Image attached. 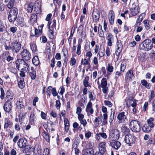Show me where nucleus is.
<instances>
[{"label": "nucleus", "mask_w": 155, "mask_h": 155, "mask_svg": "<svg viewBox=\"0 0 155 155\" xmlns=\"http://www.w3.org/2000/svg\"><path fill=\"white\" fill-rule=\"evenodd\" d=\"M17 145L20 148H24L23 150V153L28 152L31 149L30 145H28L27 140L24 138H22L19 139L17 142Z\"/></svg>", "instance_id": "obj_1"}, {"label": "nucleus", "mask_w": 155, "mask_h": 155, "mask_svg": "<svg viewBox=\"0 0 155 155\" xmlns=\"http://www.w3.org/2000/svg\"><path fill=\"white\" fill-rule=\"evenodd\" d=\"M153 47L152 43L151 40L149 39L145 40L139 45L140 49L145 51H150Z\"/></svg>", "instance_id": "obj_2"}, {"label": "nucleus", "mask_w": 155, "mask_h": 155, "mask_svg": "<svg viewBox=\"0 0 155 155\" xmlns=\"http://www.w3.org/2000/svg\"><path fill=\"white\" fill-rule=\"evenodd\" d=\"M129 127L130 130L134 132H139L141 129L140 122L137 120H133L131 121Z\"/></svg>", "instance_id": "obj_3"}, {"label": "nucleus", "mask_w": 155, "mask_h": 155, "mask_svg": "<svg viewBox=\"0 0 155 155\" xmlns=\"http://www.w3.org/2000/svg\"><path fill=\"white\" fill-rule=\"evenodd\" d=\"M18 14V9L15 8H12L10 11L8 17L10 22H14L17 18Z\"/></svg>", "instance_id": "obj_4"}, {"label": "nucleus", "mask_w": 155, "mask_h": 155, "mask_svg": "<svg viewBox=\"0 0 155 155\" xmlns=\"http://www.w3.org/2000/svg\"><path fill=\"white\" fill-rule=\"evenodd\" d=\"M21 45L20 42L15 41L11 43L12 51L13 53H17L21 48Z\"/></svg>", "instance_id": "obj_5"}, {"label": "nucleus", "mask_w": 155, "mask_h": 155, "mask_svg": "<svg viewBox=\"0 0 155 155\" xmlns=\"http://www.w3.org/2000/svg\"><path fill=\"white\" fill-rule=\"evenodd\" d=\"M119 137L118 130L116 129L112 130L110 133L109 137L112 140H117Z\"/></svg>", "instance_id": "obj_6"}, {"label": "nucleus", "mask_w": 155, "mask_h": 155, "mask_svg": "<svg viewBox=\"0 0 155 155\" xmlns=\"http://www.w3.org/2000/svg\"><path fill=\"white\" fill-rule=\"evenodd\" d=\"M124 140L125 143L130 146V144L133 143L135 140L133 135L128 134L126 135Z\"/></svg>", "instance_id": "obj_7"}, {"label": "nucleus", "mask_w": 155, "mask_h": 155, "mask_svg": "<svg viewBox=\"0 0 155 155\" xmlns=\"http://www.w3.org/2000/svg\"><path fill=\"white\" fill-rule=\"evenodd\" d=\"M107 79L103 78L101 81L100 87L102 88V91L103 93H106L108 91V87L107 86Z\"/></svg>", "instance_id": "obj_8"}, {"label": "nucleus", "mask_w": 155, "mask_h": 155, "mask_svg": "<svg viewBox=\"0 0 155 155\" xmlns=\"http://www.w3.org/2000/svg\"><path fill=\"white\" fill-rule=\"evenodd\" d=\"M133 72V70L130 69L126 74L125 80L126 82L131 81L134 79L135 76Z\"/></svg>", "instance_id": "obj_9"}, {"label": "nucleus", "mask_w": 155, "mask_h": 155, "mask_svg": "<svg viewBox=\"0 0 155 155\" xmlns=\"http://www.w3.org/2000/svg\"><path fill=\"white\" fill-rule=\"evenodd\" d=\"M116 49L115 51V53L116 55H119L121 51L123 48V45L121 41L120 40H118L117 38L116 43Z\"/></svg>", "instance_id": "obj_10"}, {"label": "nucleus", "mask_w": 155, "mask_h": 155, "mask_svg": "<svg viewBox=\"0 0 155 155\" xmlns=\"http://www.w3.org/2000/svg\"><path fill=\"white\" fill-rule=\"evenodd\" d=\"M20 55L22 59L26 61L29 60L31 58V54L29 51L26 49L23 50L21 53Z\"/></svg>", "instance_id": "obj_11"}, {"label": "nucleus", "mask_w": 155, "mask_h": 155, "mask_svg": "<svg viewBox=\"0 0 155 155\" xmlns=\"http://www.w3.org/2000/svg\"><path fill=\"white\" fill-rule=\"evenodd\" d=\"M106 39L107 40V45L110 47L112 46L114 42V37L112 34L110 33H108Z\"/></svg>", "instance_id": "obj_12"}, {"label": "nucleus", "mask_w": 155, "mask_h": 155, "mask_svg": "<svg viewBox=\"0 0 155 155\" xmlns=\"http://www.w3.org/2000/svg\"><path fill=\"white\" fill-rule=\"evenodd\" d=\"M117 118L119 123H124L127 119V117L125 114V113L122 112L119 114L117 116Z\"/></svg>", "instance_id": "obj_13"}, {"label": "nucleus", "mask_w": 155, "mask_h": 155, "mask_svg": "<svg viewBox=\"0 0 155 155\" xmlns=\"http://www.w3.org/2000/svg\"><path fill=\"white\" fill-rule=\"evenodd\" d=\"M140 8L138 5L133 6V7L130 10V13L132 16H135L139 12Z\"/></svg>", "instance_id": "obj_14"}, {"label": "nucleus", "mask_w": 155, "mask_h": 155, "mask_svg": "<svg viewBox=\"0 0 155 155\" xmlns=\"http://www.w3.org/2000/svg\"><path fill=\"white\" fill-rule=\"evenodd\" d=\"M92 15L93 21L96 23H97L100 17L99 11L97 10H94L93 12Z\"/></svg>", "instance_id": "obj_15"}, {"label": "nucleus", "mask_w": 155, "mask_h": 155, "mask_svg": "<svg viewBox=\"0 0 155 155\" xmlns=\"http://www.w3.org/2000/svg\"><path fill=\"white\" fill-rule=\"evenodd\" d=\"M106 143L105 142H101L98 144L99 152L104 154L106 151L105 147Z\"/></svg>", "instance_id": "obj_16"}, {"label": "nucleus", "mask_w": 155, "mask_h": 155, "mask_svg": "<svg viewBox=\"0 0 155 155\" xmlns=\"http://www.w3.org/2000/svg\"><path fill=\"white\" fill-rule=\"evenodd\" d=\"M92 104L89 101L87 103L86 107V111L88 114H92L94 112V110L92 108Z\"/></svg>", "instance_id": "obj_17"}, {"label": "nucleus", "mask_w": 155, "mask_h": 155, "mask_svg": "<svg viewBox=\"0 0 155 155\" xmlns=\"http://www.w3.org/2000/svg\"><path fill=\"white\" fill-rule=\"evenodd\" d=\"M12 103L10 101H6L3 106L4 110L6 112L9 113L12 109Z\"/></svg>", "instance_id": "obj_18"}, {"label": "nucleus", "mask_w": 155, "mask_h": 155, "mask_svg": "<svg viewBox=\"0 0 155 155\" xmlns=\"http://www.w3.org/2000/svg\"><path fill=\"white\" fill-rule=\"evenodd\" d=\"M115 14L114 11L112 10L110 11L108 14V19L109 23L110 25H113L114 23Z\"/></svg>", "instance_id": "obj_19"}, {"label": "nucleus", "mask_w": 155, "mask_h": 155, "mask_svg": "<svg viewBox=\"0 0 155 155\" xmlns=\"http://www.w3.org/2000/svg\"><path fill=\"white\" fill-rule=\"evenodd\" d=\"M33 155H41L42 149L41 146L39 145H36L34 149Z\"/></svg>", "instance_id": "obj_20"}, {"label": "nucleus", "mask_w": 155, "mask_h": 155, "mask_svg": "<svg viewBox=\"0 0 155 155\" xmlns=\"http://www.w3.org/2000/svg\"><path fill=\"white\" fill-rule=\"evenodd\" d=\"M89 60L88 59L84 58L83 59L82 58L81 64V65H87V71H88V69H90L91 67V64L90 62L89 61Z\"/></svg>", "instance_id": "obj_21"}, {"label": "nucleus", "mask_w": 155, "mask_h": 155, "mask_svg": "<svg viewBox=\"0 0 155 155\" xmlns=\"http://www.w3.org/2000/svg\"><path fill=\"white\" fill-rule=\"evenodd\" d=\"M4 126L5 129L11 126L12 125V122L8 118H5L4 120Z\"/></svg>", "instance_id": "obj_22"}, {"label": "nucleus", "mask_w": 155, "mask_h": 155, "mask_svg": "<svg viewBox=\"0 0 155 155\" xmlns=\"http://www.w3.org/2000/svg\"><path fill=\"white\" fill-rule=\"evenodd\" d=\"M126 68V64L124 63H122L120 65V71H117L115 73V74L119 76L121 75V72H123Z\"/></svg>", "instance_id": "obj_23"}, {"label": "nucleus", "mask_w": 155, "mask_h": 155, "mask_svg": "<svg viewBox=\"0 0 155 155\" xmlns=\"http://www.w3.org/2000/svg\"><path fill=\"white\" fill-rule=\"evenodd\" d=\"M112 147L116 150H117L120 146V143L118 141H113L110 143Z\"/></svg>", "instance_id": "obj_24"}, {"label": "nucleus", "mask_w": 155, "mask_h": 155, "mask_svg": "<svg viewBox=\"0 0 155 155\" xmlns=\"http://www.w3.org/2000/svg\"><path fill=\"white\" fill-rule=\"evenodd\" d=\"M16 105L17 106L16 107L19 109L22 110L24 108V103L21 99H19L18 101H17L16 103Z\"/></svg>", "instance_id": "obj_25"}, {"label": "nucleus", "mask_w": 155, "mask_h": 155, "mask_svg": "<svg viewBox=\"0 0 155 155\" xmlns=\"http://www.w3.org/2000/svg\"><path fill=\"white\" fill-rule=\"evenodd\" d=\"M17 25L21 27L24 26L25 25V23L24 21V19L21 17H19L16 21Z\"/></svg>", "instance_id": "obj_26"}, {"label": "nucleus", "mask_w": 155, "mask_h": 155, "mask_svg": "<svg viewBox=\"0 0 155 155\" xmlns=\"http://www.w3.org/2000/svg\"><path fill=\"white\" fill-rule=\"evenodd\" d=\"M64 129L65 132L67 133L70 128V124L68 119L65 118L64 120Z\"/></svg>", "instance_id": "obj_27"}, {"label": "nucleus", "mask_w": 155, "mask_h": 155, "mask_svg": "<svg viewBox=\"0 0 155 155\" xmlns=\"http://www.w3.org/2000/svg\"><path fill=\"white\" fill-rule=\"evenodd\" d=\"M141 83L143 86L145 87L147 89L150 88L151 85L146 80L144 79L142 80L141 81Z\"/></svg>", "instance_id": "obj_28"}, {"label": "nucleus", "mask_w": 155, "mask_h": 155, "mask_svg": "<svg viewBox=\"0 0 155 155\" xmlns=\"http://www.w3.org/2000/svg\"><path fill=\"white\" fill-rule=\"evenodd\" d=\"M32 61L33 64L35 66H38L40 64L39 60L37 56H35L33 58Z\"/></svg>", "instance_id": "obj_29"}, {"label": "nucleus", "mask_w": 155, "mask_h": 155, "mask_svg": "<svg viewBox=\"0 0 155 155\" xmlns=\"http://www.w3.org/2000/svg\"><path fill=\"white\" fill-rule=\"evenodd\" d=\"M154 121V119L153 117L150 118L147 120V122L148 126L151 128L153 127L154 126V124L153 123Z\"/></svg>", "instance_id": "obj_30"}, {"label": "nucleus", "mask_w": 155, "mask_h": 155, "mask_svg": "<svg viewBox=\"0 0 155 155\" xmlns=\"http://www.w3.org/2000/svg\"><path fill=\"white\" fill-rule=\"evenodd\" d=\"M21 70L25 71V72H28L29 71V67L28 65L25 62V64L22 65L21 68Z\"/></svg>", "instance_id": "obj_31"}, {"label": "nucleus", "mask_w": 155, "mask_h": 155, "mask_svg": "<svg viewBox=\"0 0 155 155\" xmlns=\"http://www.w3.org/2000/svg\"><path fill=\"white\" fill-rule=\"evenodd\" d=\"M84 153V155H93L94 153V150L91 148L87 149Z\"/></svg>", "instance_id": "obj_32"}, {"label": "nucleus", "mask_w": 155, "mask_h": 155, "mask_svg": "<svg viewBox=\"0 0 155 155\" xmlns=\"http://www.w3.org/2000/svg\"><path fill=\"white\" fill-rule=\"evenodd\" d=\"M89 79V77L88 76H86L83 80V84L85 87H88L89 85V83L88 81Z\"/></svg>", "instance_id": "obj_33"}, {"label": "nucleus", "mask_w": 155, "mask_h": 155, "mask_svg": "<svg viewBox=\"0 0 155 155\" xmlns=\"http://www.w3.org/2000/svg\"><path fill=\"white\" fill-rule=\"evenodd\" d=\"M31 48L33 53L36 52L37 50V46L35 44L34 42H31L30 43Z\"/></svg>", "instance_id": "obj_34"}, {"label": "nucleus", "mask_w": 155, "mask_h": 155, "mask_svg": "<svg viewBox=\"0 0 155 155\" xmlns=\"http://www.w3.org/2000/svg\"><path fill=\"white\" fill-rule=\"evenodd\" d=\"M19 87L21 89H23L24 87L25 84L24 81V79L20 80L18 83Z\"/></svg>", "instance_id": "obj_35"}, {"label": "nucleus", "mask_w": 155, "mask_h": 155, "mask_svg": "<svg viewBox=\"0 0 155 155\" xmlns=\"http://www.w3.org/2000/svg\"><path fill=\"white\" fill-rule=\"evenodd\" d=\"M143 22L144 25L146 29L147 30L149 29L150 28V26L149 24V21L148 20H144Z\"/></svg>", "instance_id": "obj_36"}, {"label": "nucleus", "mask_w": 155, "mask_h": 155, "mask_svg": "<svg viewBox=\"0 0 155 155\" xmlns=\"http://www.w3.org/2000/svg\"><path fill=\"white\" fill-rule=\"evenodd\" d=\"M34 7L33 4L31 3L27 5V11L29 13H31L33 10Z\"/></svg>", "instance_id": "obj_37"}, {"label": "nucleus", "mask_w": 155, "mask_h": 155, "mask_svg": "<svg viewBox=\"0 0 155 155\" xmlns=\"http://www.w3.org/2000/svg\"><path fill=\"white\" fill-rule=\"evenodd\" d=\"M151 128L150 127H148L146 125H145L142 127L143 131L146 133H148L150 131Z\"/></svg>", "instance_id": "obj_38"}, {"label": "nucleus", "mask_w": 155, "mask_h": 155, "mask_svg": "<svg viewBox=\"0 0 155 155\" xmlns=\"http://www.w3.org/2000/svg\"><path fill=\"white\" fill-rule=\"evenodd\" d=\"M35 115L33 113H31L30 116L29 123L31 124L34 123Z\"/></svg>", "instance_id": "obj_39"}, {"label": "nucleus", "mask_w": 155, "mask_h": 155, "mask_svg": "<svg viewBox=\"0 0 155 155\" xmlns=\"http://www.w3.org/2000/svg\"><path fill=\"white\" fill-rule=\"evenodd\" d=\"M121 131L125 133H128L130 131L129 128L125 126H123L121 128Z\"/></svg>", "instance_id": "obj_40"}, {"label": "nucleus", "mask_w": 155, "mask_h": 155, "mask_svg": "<svg viewBox=\"0 0 155 155\" xmlns=\"http://www.w3.org/2000/svg\"><path fill=\"white\" fill-rule=\"evenodd\" d=\"M15 0H10L8 3L7 5L8 8L9 9H12L14 5Z\"/></svg>", "instance_id": "obj_41"}, {"label": "nucleus", "mask_w": 155, "mask_h": 155, "mask_svg": "<svg viewBox=\"0 0 155 155\" xmlns=\"http://www.w3.org/2000/svg\"><path fill=\"white\" fill-rule=\"evenodd\" d=\"M106 69L109 72H112L113 71L114 67L112 66V64L108 63L106 67Z\"/></svg>", "instance_id": "obj_42"}, {"label": "nucleus", "mask_w": 155, "mask_h": 155, "mask_svg": "<svg viewBox=\"0 0 155 155\" xmlns=\"http://www.w3.org/2000/svg\"><path fill=\"white\" fill-rule=\"evenodd\" d=\"M41 34L42 32L41 31H39L36 28H35V34L33 35V36L38 37L39 36L41 35Z\"/></svg>", "instance_id": "obj_43"}, {"label": "nucleus", "mask_w": 155, "mask_h": 155, "mask_svg": "<svg viewBox=\"0 0 155 155\" xmlns=\"http://www.w3.org/2000/svg\"><path fill=\"white\" fill-rule=\"evenodd\" d=\"M48 35L50 38L53 39L54 38V33L52 30L49 29L48 31Z\"/></svg>", "instance_id": "obj_44"}, {"label": "nucleus", "mask_w": 155, "mask_h": 155, "mask_svg": "<svg viewBox=\"0 0 155 155\" xmlns=\"http://www.w3.org/2000/svg\"><path fill=\"white\" fill-rule=\"evenodd\" d=\"M105 50L104 48L102 50H100L98 53V54L99 55L100 58H101L104 56L105 54Z\"/></svg>", "instance_id": "obj_45"}, {"label": "nucleus", "mask_w": 155, "mask_h": 155, "mask_svg": "<svg viewBox=\"0 0 155 155\" xmlns=\"http://www.w3.org/2000/svg\"><path fill=\"white\" fill-rule=\"evenodd\" d=\"M37 15L35 14H33L31 15L30 20L32 22L36 21L37 20Z\"/></svg>", "instance_id": "obj_46"}, {"label": "nucleus", "mask_w": 155, "mask_h": 155, "mask_svg": "<svg viewBox=\"0 0 155 155\" xmlns=\"http://www.w3.org/2000/svg\"><path fill=\"white\" fill-rule=\"evenodd\" d=\"M29 75L31 77V78L32 80H34L36 77V72L35 71H33L30 72L29 73Z\"/></svg>", "instance_id": "obj_47"}, {"label": "nucleus", "mask_w": 155, "mask_h": 155, "mask_svg": "<svg viewBox=\"0 0 155 155\" xmlns=\"http://www.w3.org/2000/svg\"><path fill=\"white\" fill-rule=\"evenodd\" d=\"M114 114L115 112H114L113 114H112V112H111V114L110 116H109V121L110 123H112L113 120L114 119Z\"/></svg>", "instance_id": "obj_48"}, {"label": "nucleus", "mask_w": 155, "mask_h": 155, "mask_svg": "<svg viewBox=\"0 0 155 155\" xmlns=\"http://www.w3.org/2000/svg\"><path fill=\"white\" fill-rule=\"evenodd\" d=\"M103 123L104 125L107 124V115L106 113H105L103 114Z\"/></svg>", "instance_id": "obj_49"}, {"label": "nucleus", "mask_w": 155, "mask_h": 155, "mask_svg": "<svg viewBox=\"0 0 155 155\" xmlns=\"http://www.w3.org/2000/svg\"><path fill=\"white\" fill-rule=\"evenodd\" d=\"M81 42L78 43V45L76 53L78 55H80L81 54Z\"/></svg>", "instance_id": "obj_50"}, {"label": "nucleus", "mask_w": 155, "mask_h": 155, "mask_svg": "<svg viewBox=\"0 0 155 155\" xmlns=\"http://www.w3.org/2000/svg\"><path fill=\"white\" fill-rule=\"evenodd\" d=\"M101 117L100 116L97 117L95 118L94 120V122L97 123L98 124H100L102 122V119Z\"/></svg>", "instance_id": "obj_51"}, {"label": "nucleus", "mask_w": 155, "mask_h": 155, "mask_svg": "<svg viewBox=\"0 0 155 155\" xmlns=\"http://www.w3.org/2000/svg\"><path fill=\"white\" fill-rule=\"evenodd\" d=\"M111 50H110V48L107 47L106 48V53L107 56H109L111 54Z\"/></svg>", "instance_id": "obj_52"}, {"label": "nucleus", "mask_w": 155, "mask_h": 155, "mask_svg": "<svg viewBox=\"0 0 155 155\" xmlns=\"http://www.w3.org/2000/svg\"><path fill=\"white\" fill-rule=\"evenodd\" d=\"M51 91L53 96L55 97L57 95V93L55 88H52V87Z\"/></svg>", "instance_id": "obj_53"}, {"label": "nucleus", "mask_w": 155, "mask_h": 155, "mask_svg": "<svg viewBox=\"0 0 155 155\" xmlns=\"http://www.w3.org/2000/svg\"><path fill=\"white\" fill-rule=\"evenodd\" d=\"M133 100L132 99H128L126 101V104L127 106L130 107L131 106L132 103L133 102Z\"/></svg>", "instance_id": "obj_54"}, {"label": "nucleus", "mask_w": 155, "mask_h": 155, "mask_svg": "<svg viewBox=\"0 0 155 155\" xmlns=\"http://www.w3.org/2000/svg\"><path fill=\"white\" fill-rule=\"evenodd\" d=\"M0 90L1 92L0 98L2 100L4 98L5 92L4 89L2 87L0 88Z\"/></svg>", "instance_id": "obj_55"}, {"label": "nucleus", "mask_w": 155, "mask_h": 155, "mask_svg": "<svg viewBox=\"0 0 155 155\" xmlns=\"http://www.w3.org/2000/svg\"><path fill=\"white\" fill-rule=\"evenodd\" d=\"M104 104L105 105L109 107H111L112 106V103L109 101H104Z\"/></svg>", "instance_id": "obj_56"}, {"label": "nucleus", "mask_w": 155, "mask_h": 155, "mask_svg": "<svg viewBox=\"0 0 155 155\" xmlns=\"http://www.w3.org/2000/svg\"><path fill=\"white\" fill-rule=\"evenodd\" d=\"M72 126L74 129L73 130L74 132L76 130V129H77L79 127V124L76 122H74L72 124Z\"/></svg>", "instance_id": "obj_57"}, {"label": "nucleus", "mask_w": 155, "mask_h": 155, "mask_svg": "<svg viewBox=\"0 0 155 155\" xmlns=\"http://www.w3.org/2000/svg\"><path fill=\"white\" fill-rule=\"evenodd\" d=\"M19 65L20 68H21V67H22V65H24V64H25V61L21 59H19Z\"/></svg>", "instance_id": "obj_58"}, {"label": "nucleus", "mask_w": 155, "mask_h": 155, "mask_svg": "<svg viewBox=\"0 0 155 155\" xmlns=\"http://www.w3.org/2000/svg\"><path fill=\"white\" fill-rule=\"evenodd\" d=\"M91 133L89 131L86 132L85 134V137L88 139L91 137Z\"/></svg>", "instance_id": "obj_59"}, {"label": "nucleus", "mask_w": 155, "mask_h": 155, "mask_svg": "<svg viewBox=\"0 0 155 155\" xmlns=\"http://www.w3.org/2000/svg\"><path fill=\"white\" fill-rule=\"evenodd\" d=\"M76 62V60L75 58L74 57H72L71 58L70 64L72 66H73L75 64Z\"/></svg>", "instance_id": "obj_60"}, {"label": "nucleus", "mask_w": 155, "mask_h": 155, "mask_svg": "<svg viewBox=\"0 0 155 155\" xmlns=\"http://www.w3.org/2000/svg\"><path fill=\"white\" fill-rule=\"evenodd\" d=\"M47 127H48V129H50L51 127H52V126L53 125V124L52 122L50 120H49L47 121Z\"/></svg>", "instance_id": "obj_61"}, {"label": "nucleus", "mask_w": 155, "mask_h": 155, "mask_svg": "<svg viewBox=\"0 0 155 155\" xmlns=\"http://www.w3.org/2000/svg\"><path fill=\"white\" fill-rule=\"evenodd\" d=\"M53 1L54 4L56 6L58 5H60L61 2V0H53Z\"/></svg>", "instance_id": "obj_62"}, {"label": "nucleus", "mask_w": 155, "mask_h": 155, "mask_svg": "<svg viewBox=\"0 0 155 155\" xmlns=\"http://www.w3.org/2000/svg\"><path fill=\"white\" fill-rule=\"evenodd\" d=\"M89 97L90 99V101L91 100L93 101L95 99V96H93L92 94V92H91L89 94Z\"/></svg>", "instance_id": "obj_63"}, {"label": "nucleus", "mask_w": 155, "mask_h": 155, "mask_svg": "<svg viewBox=\"0 0 155 155\" xmlns=\"http://www.w3.org/2000/svg\"><path fill=\"white\" fill-rule=\"evenodd\" d=\"M49 151L48 148L44 149L42 155H49Z\"/></svg>", "instance_id": "obj_64"}]
</instances>
